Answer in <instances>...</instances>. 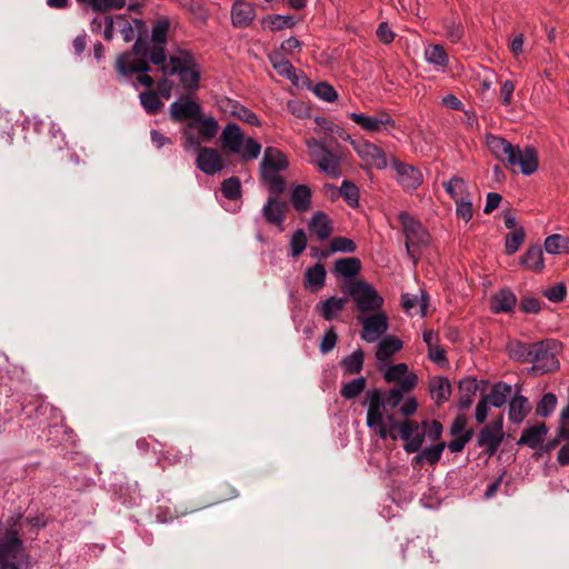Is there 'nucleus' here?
<instances>
[{"instance_id":"1","label":"nucleus","mask_w":569,"mask_h":569,"mask_svg":"<svg viewBox=\"0 0 569 569\" xmlns=\"http://www.w3.org/2000/svg\"><path fill=\"white\" fill-rule=\"evenodd\" d=\"M378 370L387 383H395L396 387L386 392L377 388L367 391L366 402L368 410L366 423L376 436L386 437L389 433V430L383 425L387 411L399 408V413L405 418L412 416L417 411L418 402L416 397H407L406 395L417 388L419 378L405 362L378 365Z\"/></svg>"},{"instance_id":"2","label":"nucleus","mask_w":569,"mask_h":569,"mask_svg":"<svg viewBox=\"0 0 569 569\" xmlns=\"http://www.w3.org/2000/svg\"><path fill=\"white\" fill-rule=\"evenodd\" d=\"M222 150L238 156L242 161H252L259 158L262 146L252 137L244 134L239 124L229 122L220 134Z\"/></svg>"},{"instance_id":"3","label":"nucleus","mask_w":569,"mask_h":569,"mask_svg":"<svg viewBox=\"0 0 569 569\" xmlns=\"http://www.w3.org/2000/svg\"><path fill=\"white\" fill-rule=\"evenodd\" d=\"M288 166V159L282 151L274 147L264 149L260 162V177L271 194L279 196L286 190V180L281 172Z\"/></svg>"},{"instance_id":"4","label":"nucleus","mask_w":569,"mask_h":569,"mask_svg":"<svg viewBox=\"0 0 569 569\" xmlns=\"http://www.w3.org/2000/svg\"><path fill=\"white\" fill-rule=\"evenodd\" d=\"M385 428L389 430L386 437H379L382 440L390 438L396 440L398 437L405 441L403 449L408 453L419 452L425 442V432L422 426L412 420L398 422L391 411H387L383 421Z\"/></svg>"},{"instance_id":"5","label":"nucleus","mask_w":569,"mask_h":569,"mask_svg":"<svg viewBox=\"0 0 569 569\" xmlns=\"http://www.w3.org/2000/svg\"><path fill=\"white\" fill-rule=\"evenodd\" d=\"M164 76H179L181 86L187 91H194L199 87L200 66L189 51H178L169 57L168 66L163 67Z\"/></svg>"},{"instance_id":"6","label":"nucleus","mask_w":569,"mask_h":569,"mask_svg":"<svg viewBox=\"0 0 569 569\" xmlns=\"http://www.w3.org/2000/svg\"><path fill=\"white\" fill-rule=\"evenodd\" d=\"M218 132V121L211 116L200 114L182 129V147L186 151L199 149L201 143L211 141Z\"/></svg>"},{"instance_id":"7","label":"nucleus","mask_w":569,"mask_h":569,"mask_svg":"<svg viewBox=\"0 0 569 569\" xmlns=\"http://www.w3.org/2000/svg\"><path fill=\"white\" fill-rule=\"evenodd\" d=\"M399 221L406 237L407 253L416 263L420 258V248L429 243V233L419 221L407 212L399 213Z\"/></svg>"},{"instance_id":"8","label":"nucleus","mask_w":569,"mask_h":569,"mask_svg":"<svg viewBox=\"0 0 569 569\" xmlns=\"http://www.w3.org/2000/svg\"><path fill=\"white\" fill-rule=\"evenodd\" d=\"M559 342L552 339H546L533 343L529 363H532L531 371L537 375L550 372L559 367L557 352Z\"/></svg>"},{"instance_id":"9","label":"nucleus","mask_w":569,"mask_h":569,"mask_svg":"<svg viewBox=\"0 0 569 569\" xmlns=\"http://www.w3.org/2000/svg\"><path fill=\"white\" fill-rule=\"evenodd\" d=\"M148 43L137 39L132 51L120 54L116 61L117 71L123 77H130L133 72H148L150 70L147 61Z\"/></svg>"},{"instance_id":"10","label":"nucleus","mask_w":569,"mask_h":569,"mask_svg":"<svg viewBox=\"0 0 569 569\" xmlns=\"http://www.w3.org/2000/svg\"><path fill=\"white\" fill-rule=\"evenodd\" d=\"M306 147L310 156V162L330 177L340 176V160L337 154L330 151L322 141L317 139H307Z\"/></svg>"},{"instance_id":"11","label":"nucleus","mask_w":569,"mask_h":569,"mask_svg":"<svg viewBox=\"0 0 569 569\" xmlns=\"http://www.w3.org/2000/svg\"><path fill=\"white\" fill-rule=\"evenodd\" d=\"M18 519L11 518L8 523L10 528H7L0 538V563L2 562H14L24 552L23 541L20 538L18 529H16Z\"/></svg>"},{"instance_id":"12","label":"nucleus","mask_w":569,"mask_h":569,"mask_svg":"<svg viewBox=\"0 0 569 569\" xmlns=\"http://www.w3.org/2000/svg\"><path fill=\"white\" fill-rule=\"evenodd\" d=\"M348 292L358 309L362 312L378 310L383 303V299L379 296L377 290L362 280L351 283Z\"/></svg>"},{"instance_id":"13","label":"nucleus","mask_w":569,"mask_h":569,"mask_svg":"<svg viewBox=\"0 0 569 569\" xmlns=\"http://www.w3.org/2000/svg\"><path fill=\"white\" fill-rule=\"evenodd\" d=\"M503 438V419L500 417L486 425L479 431L477 445L482 448L488 456H493L498 451Z\"/></svg>"},{"instance_id":"14","label":"nucleus","mask_w":569,"mask_h":569,"mask_svg":"<svg viewBox=\"0 0 569 569\" xmlns=\"http://www.w3.org/2000/svg\"><path fill=\"white\" fill-rule=\"evenodd\" d=\"M349 118L357 123L362 130L371 133L381 132L396 128V122L387 112H379L375 116L351 112Z\"/></svg>"},{"instance_id":"15","label":"nucleus","mask_w":569,"mask_h":569,"mask_svg":"<svg viewBox=\"0 0 569 569\" xmlns=\"http://www.w3.org/2000/svg\"><path fill=\"white\" fill-rule=\"evenodd\" d=\"M511 169L519 167L520 172L530 176L538 170V154L535 148L526 147L523 149L515 146L510 157L506 162Z\"/></svg>"},{"instance_id":"16","label":"nucleus","mask_w":569,"mask_h":569,"mask_svg":"<svg viewBox=\"0 0 569 569\" xmlns=\"http://www.w3.org/2000/svg\"><path fill=\"white\" fill-rule=\"evenodd\" d=\"M351 144L357 154L368 166L379 170L385 169L388 166L386 153L377 144L367 140H353L351 141Z\"/></svg>"},{"instance_id":"17","label":"nucleus","mask_w":569,"mask_h":569,"mask_svg":"<svg viewBox=\"0 0 569 569\" xmlns=\"http://www.w3.org/2000/svg\"><path fill=\"white\" fill-rule=\"evenodd\" d=\"M358 320L362 325L361 338L367 342L379 340L389 328L388 318L383 312L371 316H359Z\"/></svg>"},{"instance_id":"18","label":"nucleus","mask_w":569,"mask_h":569,"mask_svg":"<svg viewBox=\"0 0 569 569\" xmlns=\"http://www.w3.org/2000/svg\"><path fill=\"white\" fill-rule=\"evenodd\" d=\"M391 167L397 174V182L405 190L412 191L421 186L423 176L415 166L392 159Z\"/></svg>"},{"instance_id":"19","label":"nucleus","mask_w":569,"mask_h":569,"mask_svg":"<svg viewBox=\"0 0 569 569\" xmlns=\"http://www.w3.org/2000/svg\"><path fill=\"white\" fill-rule=\"evenodd\" d=\"M196 159L197 168L208 176H214L224 168V161L221 153L214 148L199 147Z\"/></svg>"},{"instance_id":"20","label":"nucleus","mask_w":569,"mask_h":569,"mask_svg":"<svg viewBox=\"0 0 569 569\" xmlns=\"http://www.w3.org/2000/svg\"><path fill=\"white\" fill-rule=\"evenodd\" d=\"M256 6L246 0H236L230 10L231 23L237 29H246L256 19Z\"/></svg>"},{"instance_id":"21","label":"nucleus","mask_w":569,"mask_h":569,"mask_svg":"<svg viewBox=\"0 0 569 569\" xmlns=\"http://www.w3.org/2000/svg\"><path fill=\"white\" fill-rule=\"evenodd\" d=\"M171 119L177 122L192 121L201 114V107L189 98H180L170 106Z\"/></svg>"},{"instance_id":"22","label":"nucleus","mask_w":569,"mask_h":569,"mask_svg":"<svg viewBox=\"0 0 569 569\" xmlns=\"http://www.w3.org/2000/svg\"><path fill=\"white\" fill-rule=\"evenodd\" d=\"M268 60L279 76L287 78L296 86L299 84L301 72L293 67L280 50L270 52Z\"/></svg>"},{"instance_id":"23","label":"nucleus","mask_w":569,"mask_h":569,"mask_svg":"<svg viewBox=\"0 0 569 569\" xmlns=\"http://www.w3.org/2000/svg\"><path fill=\"white\" fill-rule=\"evenodd\" d=\"M348 299L345 297L331 296L326 300L319 301L315 310L318 312L325 320L331 321L336 319L346 308Z\"/></svg>"},{"instance_id":"24","label":"nucleus","mask_w":569,"mask_h":569,"mask_svg":"<svg viewBox=\"0 0 569 569\" xmlns=\"http://www.w3.org/2000/svg\"><path fill=\"white\" fill-rule=\"evenodd\" d=\"M403 347L402 341L391 335L385 336L379 340L377 350H376V359L378 365L389 363L390 359L399 352Z\"/></svg>"},{"instance_id":"25","label":"nucleus","mask_w":569,"mask_h":569,"mask_svg":"<svg viewBox=\"0 0 569 569\" xmlns=\"http://www.w3.org/2000/svg\"><path fill=\"white\" fill-rule=\"evenodd\" d=\"M261 213L268 223L280 227L286 218L284 204L278 200V196L272 194L263 204Z\"/></svg>"},{"instance_id":"26","label":"nucleus","mask_w":569,"mask_h":569,"mask_svg":"<svg viewBox=\"0 0 569 569\" xmlns=\"http://www.w3.org/2000/svg\"><path fill=\"white\" fill-rule=\"evenodd\" d=\"M308 228L321 241L328 239L332 233V222L328 214L322 211H317L312 214Z\"/></svg>"},{"instance_id":"27","label":"nucleus","mask_w":569,"mask_h":569,"mask_svg":"<svg viewBox=\"0 0 569 569\" xmlns=\"http://www.w3.org/2000/svg\"><path fill=\"white\" fill-rule=\"evenodd\" d=\"M327 271L320 262L309 267L305 272L303 286L307 290L318 292L326 283Z\"/></svg>"},{"instance_id":"28","label":"nucleus","mask_w":569,"mask_h":569,"mask_svg":"<svg viewBox=\"0 0 569 569\" xmlns=\"http://www.w3.org/2000/svg\"><path fill=\"white\" fill-rule=\"evenodd\" d=\"M486 144L490 152L502 162H507L512 150L515 149V146L509 141L491 133L486 136Z\"/></svg>"},{"instance_id":"29","label":"nucleus","mask_w":569,"mask_h":569,"mask_svg":"<svg viewBox=\"0 0 569 569\" xmlns=\"http://www.w3.org/2000/svg\"><path fill=\"white\" fill-rule=\"evenodd\" d=\"M547 432L548 429L545 422L530 426L522 431L518 443L537 449L543 442Z\"/></svg>"},{"instance_id":"30","label":"nucleus","mask_w":569,"mask_h":569,"mask_svg":"<svg viewBox=\"0 0 569 569\" xmlns=\"http://www.w3.org/2000/svg\"><path fill=\"white\" fill-rule=\"evenodd\" d=\"M516 305V295L509 289H501L491 298L490 309L493 313H507L512 311Z\"/></svg>"},{"instance_id":"31","label":"nucleus","mask_w":569,"mask_h":569,"mask_svg":"<svg viewBox=\"0 0 569 569\" xmlns=\"http://www.w3.org/2000/svg\"><path fill=\"white\" fill-rule=\"evenodd\" d=\"M312 192L307 184H293L290 190V201L295 210L306 212L311 207Z\"/></svg>"},{"instance_id":"32","label":"nucleus","mask_w":569,"mask_h":569,"mask_svg":"<svg viewBox=\"0 0 569 569\" xmlns=\"http://www.w3.org/2000/svg\"><path fill=\"white\" fill-rule=\"evenodd\" d=\"M402 307L410 315L419 313L425 317L428 308V296L421 292L420 296L403 293L401 296Z\"/></svg>"},{"instance_id":"33","label":"nucleus","mask_w":569,"mask_h":569,"mask_svg":"<svg viewBox=\"0 0 569 569\" xmlns=\"http://www.w3.org/2000/svg\"><path fill=\"white\" fill-rule=\"evenodd\" d=\"M430 396L438 405L446 402L451 395L450 381L445 377H435L429 383Z\"/></svg>"},{"instance_id":"34","label":"nucleus","mask_w":569,"mask_h":569,"mask_svg":"<svg viewBox=\"0 0 569 569\" xmlns=\"http://www.w3.org/2000/svg\"><path fill=\"white\" fill-rule=\"evenodd\" d=\"M425 59L437 70L445 69L449 64V57L441 44H429L425 49Z\"/></svg>"},{"instance_id":"35","label":"nucleus","mask_w":569,"mask_h":569,"mask_svg":"<svg viewBox=\"0 0 569 569\" xmlns=\"http://www.w3.org/2000/svg\"><path fill=\"white\" fill-rule=\"evenodd\" d=\"M296 23L297 20L293 16L269 14L261 19L262 28L269 29L270 31L290 29L295 27Z\"/></svg>"},{"instance_id":"36","label":"nucleus","mask_w":569,"mask_h":569,"mask_svg":"<svg viewBox=\"0 0 569 569\" xmlns=\"http://www.w3.org/2000/svg\"><path fill=\"white\" fill-rule=\"evenodd\" d=\"M445 448V442H438L433 446L425 448L419 451L418 456L413 458L412 462L415 466H421L425 462L429 465H435L440 460Z\"/></svg>"},{"instance_id":"37","label":"nucleus","mask_w":569,"mask_h":569,"mask_svg":"<svg viewBox=\"0 0 569 569\" xmlns=\"http://www.w3.org/2000/svg\"><path fill=\"white\" fill-rule=\"evenodd\" d=\"M459 406L462 410L468 409L478 390V382L473 378H466L459 382Z\"/></svg>"},{"instance_id":"38","label":"nucleus","mask_w":569,"mask_h":569,"mask_svg":"<svg viewBox=\"0 0 569 569\" xmlns=\"http://www.w3.org/2000/svg\"><path fill=\"white\" fill-rule=\"evenodd\" d=\"M442 186L455 202L469 197L468 184L461 177L453 176L448 181L443 182Z\"/></svg>"},{"instance_id":"39","label":"nucleus","mask_w":569,"mask_h":569,"mask_svg":"<svg viewBox=\"0 0 569 569\" xmlns=\"http://www.w3.org/2000/svg\"><path fill=\"white\" fill-rule=\"evenodd\" d=\"M520 263L532 271L539 272L543 269V253L538 246L530 247L520 259Z\"/></svg>"},{"instance_id":"40","label":"nucleus","mask_w":569,"mask_h":569,"mask_svg":"<svg viewBox=\"0 0 569 569\" xmlns=\"http://www.w3.org/2000/svg\"><path fill=\"white\" fill-rule=\"evenodd\" d=\"M511 393V386L505 382L493 385L490 392L483 398L495 408L502 407Z\"/></svg>"},{"instance_id":"41","label":"nucleus","mask_w":569,"mask_h":569,"mask_svg":"<svg viewBox=\"0 0 569 569\" xmlns=\"http://www.w3.org/2000/svg\"><path fill=\"white\" fill-rule=\"evenodd\" d=\"M365 355L361 349L355 350L351 355L345 357L340 366L343 370V375H358L363 368Z\"/></svg>"},{"instance_id":"42","label":"nucleus","mask_w":569,"mask_h":569,"mask_svg":"<svg viewBox=\"0 0 569 569\" xmlns=\"http://www.w3.org/2000/svg\"><path fill=\"white\" fill-rule=\"evenodd\" d=\"M533 343H527L519 340L509 341L507 350L511 359L529 363Z\"/></svg>"},{"instance_id":"43","label":"nucleus","mask_w":569,"mask_h":569,"mask_svg":"<svg viewBox=\"0 0 569 569\" xmlns=\"http://www.w3.org/2000/svg\"><path fill=\"white\" fill-rule=\"evenodd\" d=\"M528 400L523 396H516L509 403V419L513 423H520L529 412Z\"/></svg>"},{"instance_id":"44","label":"nucleus","mask_w":569,"mask_h":569,"mask_svg":"<svg viewBox=\"0 0 569 569\" xmlns=\"http://www.w3.org/2000/svg\"><path fill=\"white\" fill-rule=\"evenodd\" d=\"M360 269L361 262L355 257L340 258L335 262V271L345 278H353L359 273Z\"/></svg>"},{"instance_id":"45","label":"nucleus","mask_w":569,"mask_h":569,"mask_svg":"<svg viewBox=\"0 0 569 569\" xmlns=\"http://www.w3.org/2000/svg\"><path fill=\"white\" fill-rule=\"evenodd\" d=\"M228 104L230 107V114L238 118L239 120L243 121V122H247L251 126H260V120L258 118V116L251 111L250 109H248L247 107L242 106V104H239L238 102L236 101H231L229 100L228 101Z\"/></svg>"},{"instance_id":"46","label":"nucleus","mask_w":569,"mask_h":569,"mask_svg":"<svg viewBox=\"0 0 569 569\" xmlns=\"http://www.w3.org/2000/svg\"><path fill=\"white\" fill-rule=\"evenodd\" d=\"M545 250L550 254L569 251V239L561 234H551L545 240Z\"/></svg>"},{"instance_id":"47","label":"nucleus","mask_w":569,"mask_h":569,"mask_svg":"<svg viewBox=\"0 0 569 569\" xmlns=\"http://www.w3.org/2000/svg\"><path fill=\"white\" fill-rule=\"evenodd\" d=\"M140 103L148 114H156L162 107L159 94L153 90H147L139 96Z\"/></svg>"},{"instance_id":"48","label":"nucleus","mask_w":569,"mask_h":569,"mask_svg":"<svg viewBox=\"0 0 569 569\" xmlns=\"http://www.w3.org/2000/svg\"><path fill=\"white\" fill-rule=\"evenodd\" d=\"M366 385H367L366 378H363V377L356 378L347 383H343L340 389V393L345 399H348V400L355 399L360 393L363 392V390L366 389Z\"/></svg>"},{"instance_id":"49","label":"nucleus","mask_w":569,"mask_h":569,"mask_svg":"<svg viewBox=\"0 0 569 569\" xmlns=\"http://www.w3.org/2000/svg\"><path fill=\"white\" fill-rule=\"evenodd\" d=\"M170 29V20L166 17L160 18L152 28L151 40L157 46H166Z\"/></svg>"},{"instance_id":"50","label":"nucleus","mask_w":569,"mask_h":569,"mask_svg":"<svg viewBox=\"0 0 569 569\" xmlns=\"http://www.w3.org/2000/svg\"><path fill=\"white\" fill-rule=\"evenodd\" d=\"M221 192L229 200H237L241 197V183L238 177H231L222 181Z\"/></svg>"},{"instance_id":"51","label":"nucleus","mask_w":569,"mask_h":569,"mask_svg":"<svg viewBox=\"0 0 569 569\" xmlns=\"http://www.w3.org/2000/svg\"><path fill=\"white\" fill-rule=\"evenodd\" d=\"M340 196L351 206L358 207L359 204V189L358 187L349 181L345 180L340 187Z\"/></svg>"},{"instance_id":"52","label":"nucleus","mask_w":569,"mask_h":569,"mask_svg":"<svg viewBox=\"0 0 569 569\" xmlns=\"http://www.w3.org/2000/svg\"><path fill=\"white\" fill-rule=\"evenodd\" d=\"M557 403L558 400L556 395L552 392H548L543 395V397L537 405L536 412L540 417H548L555 411Z\"/></svg>"},{"instance_id":"53","label":"nucleus","mask_w":569,"mask_h":569,"mask_svg":"<svg viewBox=\"0 0 569 569\" xmlns=\"http://www.w3.org/2000/svg\"><path fill=\"white\" fill-rule=\"evenodd\" d=\"M127 3V0H89V6L93 11L108 12L111 10H120Z\"/></svg>"},{"instance_id":"54","label":"nucleus","mask_w":569,"mask_h":569,"mask_svg":"<svg viewBox=\"0 0 569 569\" xmlns=\"http://www.w3.org/2000/svg\"><path fill=\"white\" fill-rule=\"evenodd\" d=\"M329 249L331 252L352 253L357 250V246L355 241L350 238L335 237L331 239L329 243Z\"/></svg>"},{"instance_id":"55","label":"nucleus","mask_w":569,"mask_h":569,"mask_svg":"<svg viewBox=\"0 0 569 569\" xmlns=\"http://www.w3.org/2000/svg\"><path fill=\"white\" fill-rule=\"evenodd\" d=\"M307 247V236L302 229L293 232L290 239V254L292 257L300 256Z\"/></svg>"},{"instance_id":"56","label":"nucleus","mask_w":569,"mask_h":569,"mask_svg":"<svg viewBox=\"0 0 569 569\" xmlns=\"http://www.w3.org/2000/svg\"><path fill=\"white\" fill-rule=\"evenodd\" d=\"M312 92L321 100L326 102H333L338 99V93L336 89L329 84L328 82H319L317 83Z\"/></svg>"},{"instance_id":"57","label":"nucleus","mask_w":569,"mask_h":569,"mask_svg":"<svg viewBox=\"0 0 569 569\" xmlns=\"http://www.w3.org/2000/svg\"><path fill=\"white\" fill-rule=\"evenodd\" d=\"M525 240V231L522 228L516 229L513 232L506 237V252L509 254L515 253Z\"/></svg>"},{"instance_id":"58","label":"nucleus","mask_w":569,"mask_h":569,"mask_svg":"<svg viewBox=\"0 0 569 569\" xmlns=\"http://www.w3.org/2000/svg\"><path fill=\"white\" fill-rule=\"evenodd\" d=\"M456 214L465 222H469L473 217L472 201L469 197L463 200L456 201Z\"/></svg>"},{"instance_id":"59","label":"nucleus","mask_w":569,"mask_h":569,"mask_svg":"<svg viewBox=\"0 0 569 569\" xmlns=\"http://www.w3.org/2000/svg\"><path fill=\"white\" fill-rule=\"evenodd\" d=\"M421 426L425 432V438L428 437L432 441L440 439L442 435V426L439 421H422Z\"/></svg>"},{"instance_id":"60","label":"nucleus","mask_w":569,"mask_h":569,"mask_svg":"<svg viewBox=\"0 0 569 569\" xmlns=\"http://www.w3.org/2000/svg\"><path fill=\"white\" fill-rule=\"evenodd\" d=\"M567 289L563 283H557L543 291V296L551 302H560L565 299Z\"/></svg>"},{"instance_id":"61","label":"nucleus","mask_w":569,"mask_h":569,"mask_svg":"<svg viewBox=\"0 0 569 569\" xmlns=\"http://www.w3.org/2000/svg\"><path fill=\"white\" fill-rule=\"evenodd\" d=\"M472 435H473L472 430L465 431L463 435L451 440L448 443V449L453 453H458V452L462 451V449L466 447V445L471 440Z\"/></svg>"},{"instance_id":"62","label":"nucleus","mask_w":569,"mask_h":569,"mask_svg":"<svg viewBox=\"0 0 569 569\" xmlns=\"http://www.w3.org/2000/svg\"><path fill=\"white\" fill-rule=\"evenodd\" d=\"M519 308L525 313H538L541 302L538 298L527 296L521 299Z\"/></svg>"},{"instance_id":"63","label":"nucleus","mask_w":569,"mask_h":569,"mask_svg":"<svg viewBox=\"0 0 569 569\" xmlns=\"http://www.w3.org/2000/svg\"><path fill=\"white\" fill-rule=\"evenodd\" d=\"M445 28L446 36L451 42L456 43L462 38L463 29L460 22L450 21L446 23Z\"/></svg>"},{"instance_id":"64","label":"nucleus","mask_w":569,"mask_h":569,"mask_svg":"<svg viewBox=\"0 0 569 569\" xmlns=\"http://www.w3.org/2000/svg\"><path fill=\"white\" fill-rule=\"evenodd\" d=\"M338 340V336L335 332V330L331 328L329 329L322 337L321 343H320V351L326 355L329 351H331Z\"/></svg>"}]
</instances>
